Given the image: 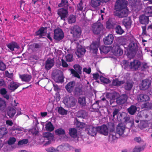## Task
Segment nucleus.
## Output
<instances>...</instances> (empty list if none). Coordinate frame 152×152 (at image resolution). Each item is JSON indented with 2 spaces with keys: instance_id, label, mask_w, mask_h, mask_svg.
<instances>
[{
  "instance_id": "39448f33",
  "label": "nucleus",
  "mask_w": 152,
  "mask_h": 152,
  "mask_svg": "<svg viewBox=\"0 0 152 152\" xmlns=\"http://www.w3.org/2000/svg\"><path fill=\"white\" fill-rule=\"evenodd\" d=\"M151 81L148 79H145L142 80L140 84V88L141 90H145L148 89L151 86Z\"/></svg>"
},
{
  "instance_id": "423d86ee",
  "label": "nucleus",
  "mask_w": 152,
  "mask_h": 152,
  "mask_svg": "<svg viewBox=\"0 0 152 152\" xmlns=\"http://www.w3.org/2000/svg\"><path fill=\"white\" fill-rule=\"evenodd\" d=\"M141 66L140 62L137 60H134L130 62L129 68L133 70L136 71L140 68Z\"/></svg>"
},
{
  "instance_id": "7c9ffc66",
  "label": "nucleus",
  "mask_w": 152,
  "mask_h": 152,
  "mask_svg": "<svg viewBox=\"0 0 152 152\" xmlns=\"http://www.w3.org/2000/svg\"><path fill=\"white\" fill-rule=\"evenodd\" d=\"M0 107L1 113L2 112L4 114L6 113L7 110L6 102L4 100H2L1 98Z\"/></svg>"
},
{
  "instance_id": "a18cd8bd",
  "label": "nucleus",
  "mask_w": 152,
  "mask_h": 152,
  "mask_svg": "<svg viewBox=\"0 0 152 152\" xmlns=\"http://www.w3.org/2000/svg\"><path fill=\"white\" fill-rule=\"evenodd\" d=\"M107 98L110 99H115L116 97V93L115 92H107L106 95Z\"/></svg>"
},
{
  "instance_id": "5fc2aeb1",
  "label": "nucleus",
  "mask_w": 152,
  "mask_h": 152,
  "mask_svg": "<svg viewBox=\"0 0 152 152\" xmlns=\"http://www.w3.org/2000/svg\"><path fill=\"white\" fill-rule=\"evenodd\" d=\"M71 73L72 74L73 76L77 77L78 78H80V76L79 75L80 74L78 72L75 71L73 69H70Z\"/></svg>"
},
{
  "instance_id": "f8f14e48",
  "label": "nucleus",
  "mask_w": 152,
  "mask_h": 152,
  "mask_svg": "<svg viewBox=\"0 0 152 152\" xmlns=\"http://www.w3.org/2000/svg\"><path fill=\"white\" fill-rule=\"evenodd\" d=\"M98 127H94L92 126H90L87 128L88 133L89 135L94 136L98 132Z\"/></svg>"
},
{
  "instance_id": "4468645a",
  "label": "nucleus",
  "mask_w": 152,
  "mask_h": 152,
  "mask_svg": "<svg viewBox=\"0 0 152 152\" xmlns=\"http://www.w3.org/2000/svg\"><path fill=\"white\" fill-rule=\"evenodd\" d=\"M44 137L46 138V139L48 141V144H50L51 142L53 141L54 138V134L50 132H47L44 133L43 134Z\"/></svg>"
},
{
  "instance_id": "dca6fc26",
  "label": "nucleus",
  "mask_w": 152,
  "mask_h": 152,
  "mask_svg": "<svg viewBox=\"0 0 152 152\" xmlns=\"http://www.w3.org/2000/svg\"><path fill=\"white\" fill-rule=\"evenodd\" d=\"M114 39V37L113 34H109L104 38V43L107 45H111L113 43Z\"/></svg>"
},
{
  "instance_id": "e2e57ef3",
  "label": "nucleus",
  "mask_w": 152,
  "mask_h": 152,
  "mask_svg": "<svg viewBox=\"0 0 152 152\" xmlns=\"http://www.w3.org/2000/svg\"><path fill=\"white\" fill-rule=\"evenodd\" d=\"M1 136H3L7 133V129L5 127H1Z\"/></svg>"
},
{
  "instance_id": "0e129e2a",
  "label": "nucleus",
  "mask_w": 152,
  "mask_h": 152,
  "mask_svg": "<svg viewBox=\"0 0 152 152\" xmlns=\"http://www.w3.org/2000/svg\"><path fill=\"white\" fill-rule=\"evenodd\" d=\"M82 91L81 88L79 87H76L75 89V94L80 95Z\"/></svg>"
},
{
  "instance_id": "6ab92c4d",
  "label": "nucleus",
  "mask_w": 152,
  "mask_h": 152,
  "mask_svg": "<svg viewBox=\"0 0 152 152\" xmlns=\"http://www.w3.org/2000/svg\"><path fill=\"white\" fill-rule=\"evenodd\" d=\"M86 51L85 48L82 47V46H80V48H77L75 53L77 56L79 58L83 56Z\"/></svg>"
},
{
  "instance_id": "c85d7f7f",
  "label": "nucleus",
  "mask_w": 152,
  "mask_h": 152,
  "mask_svg": "<svg viewBox=\"0 0 152 152\" xmlns=\"http://www.w3.org/2000/svg\"><path fill=\"white\" fill-rule=\"evenodd\" d=\"M8 48L12 51L14 50L15 48L18 49L20 48L18 44L14 42L9 43L7 45Z\"/></svg>"
},
{
  "instance_id": "412c9836",
  "label": "nucleus",
  "mask_w": 152,
  "mask_h": 152,
  "mask_svg": "<svg viewBox=\"0 0 152 152\" xmlns=\"http://www.w3.org/2000/svg\"><path fill=\"white\" fill-rule=\"evenodd\" d=\"M138 101L140 102L147 101L150 99L149 97L146 94H141L137 96Z\"/></svg>"
},
{
  "instance_id": "f3484780",
  "label": "nucleus",
  "mask_w": 152,
  "mask_h": 152,
  "mask_svg": "<svg viewBox=\"0 0 152 152\" xmlns=\"http://www.w3.org/2000/svg\"><path fill=\"white\" fill-rule=\"evenodd\" d=\"M75 85V82H70L66 85L65 88L68 92L71 93L74 90Z\"/></svg>"
},
{
  "instance_id": "1a4fd4ad",
  "label": "nucleus",
  "mask_w": 152,
  "mask_h": 152,
  "mask_svg": "<svg viewBox=\"0 0 152 152\" xmlns=\"http://www.w3.org/2000/svg\"><path fill=\"white\" fill-rule=\"evenodd\" d=\"M57 14L61 17V19L65 20L68 15V13L67 10L64 8H61L58 10Z\"/></svg>"
},
{
  "instance_id": "0eeeda50",
  "label": "nucleus",
  "mask_w": 152,
  "mask_h": 152,
  "mask_svg": "<svg viewBox=\"0 0 152 152\" xmlns=\"http://www.w3.org/2000/svg\"><path fill=\"white\" fill-rule=\"evenodd\" d=\"M71 33L73 34L75 37H79L81 33L80 28L77 25L74 26L71 28Z\"/></svg>"
},
{
  "instance_id": "393cba45",
  "label": "nucleus",
  "mask_w": 152,
  "mask_h": 152,
  "mask_svg": "<svg viewBox=\"0 0 152 152\" xmlns=\"http://www.w3.org/2000/svg\"><path fill=\"white\" fill-rule=\"evenodd\" d=\"M19 84L18 83L12 81L10 83L8 86L9 89L12 91H14L17 89L19 86Z\"/></svg>"
},
{
  "instance_id": "c9c22d12",
  "label": "nucleus",
  "mask_w": 152,
  "mask_h": 152,
  "mask_svg": "<svg viewBox=\"0 0 152 152\" xmlns=\"http://www.w3.org/2000/svg\"><path fill=\"white\" fill-rule=\"evenodd\" d=\"M101 0H91V5L94 8L99 6L101 4Z\"/></svg>"
},
{
  "instance_id": "de8ad7c7",
  "label": "nucleus",
  "mask_w": 152,
  "mask_h": 152,
  "mask_svg": "<svg viewBox=\"0 0 152 152\" xmlns=\"http://www.w3.org/2000/svg\"><path fill=\"white\" fill-rule=\"evenodd\" d=\"M78 102L82 106L86 105V98L84 97H79L78 99Z\"/></svg>"
},
{
  "instance_id": "2f4dec72",
  "label": "nucleus",
  "mask_w": 152,
  "mask_h": 152,
  "mask_svg": "<svg viewBox=\"0 0 152 152\" xmlns=\"http://www.w3.org/2000/svg\"><path fill=\"white\" fill-rule=\"evenodd\" d=\"M101 54L102 53L106 54L108 53L110 50V48L108 47H106L104 46H102L99 48Z\"/></svg>"
},
{
  "instance_id": "a19ab883",
  "label": "nucleus",
  "mask_w": 152,
  "mask_h": 152,
  "mask_svg": "<svg viewBox=\"0 0 152 152\" xmlns=\"http://www.w3.org/2000/svg\"><path fill=\"white\" fill-rule=\"evenodd\" d=\"M137 107L135 106L134 105H131L128 109V111L129 113L131 115L134 114L136 112Z\"/></svg>"
},
{
  "instance_id": "c756f323",
  "label": "nucleus",
  "mask_w": 152,
  "mask_h": 152,
  "mask_svg": "<svg viewBox=\"0 0 152 152\" xmlns=\"http://www.w3.org/2000/svg\"><path fill=\"white\" fill-rule=\"evenodd\" d=\"M85 5L83 4L82 0H81L77 5V10L78 11H81L82 12L83 11L86 12V7Z\"/></svg>"
},
{
  "instance_id": "f704fd0d",
  "label": "nucleus",
  "mask_w": 152,
  "mask_h": 152,
  "mask_svg": "<svg viewBox=\"0 0 152 152\" xmlns=\"http://www.w3.org/2000/svg\"><path fill=\"white\" fill-rule=\"evenodd\" d=\"M145 14L148 17L152 16V6H148L145 10Z\"/></svg>"
},
{
  "instance_id": "37998d69",
  "label": "nucleus",
  "mask_w": 152,
  "mask_h": 152,
  "mask_svg": "<svg viewBox=\"0 0 152 152\" xmlns=\"http://www.w3.org/2000/svg\"><path fill=\"white\" fill-rule=\"evenodd\" d=\"M7 91L5 88L1 89V94L3 96L4 98L8 100L9 98V95L7 94Z\"/></svg>"
},
{
  "instance_id": "f03ea898",
  "label": "nucleus",
  "mask_w": 152,
  "mask_h": 152,
  "mask_svg": "<svg viewBox=\"0 0 152 152\" xmlns=\"http://www.w3.org/2000/svg\"><path fill=\"white\" fill-rule=\"evenodd\" d=\"M63 102L67 107H71L75 105L76 100L72 96H66L64 98Z\"/></svg>"
},
{
  "instance_id": "ddd939ff",
  "label": "nucleus",
  "mask_w": 152,
  "mask_h": 152,
  "mask_svg": "<svg viewBox=\"0 0 152 152\" xmlns=\"http://www.w3.org/2000/svg\"><path fill=\"white\" fill-rule=\"evenodd\" d=\"M66 147V145H61L58 147L57 148H55L53 147H50L46 149V151L48 152H59V148L62 149V151H66L64 148Z\"/></svg>"
},
{
  "instance_id": "72a5a7b5",
  "label": "nucleus",
  "mask_w": 152,
  "mask_h": 152,
  "mask_svg": "<svg viewBox=\"0 0 152 152\" xmlns=\"http://www.w3.org/2000/svg\"><path fill=\"white\" fill-rule=\"evenodd\" d=\"M69 133L72 137L76 138L77 136V130L75 128H71L69 130Z\"/></svg>"
},
{
  "instance_id": "8fccbe9b",
  "label": "nucleus",
  "mask_w": 152,
  "mask_h": 152,
  "mask_svg": "<svg viewBox=\"0 0 152 152\" xmlns=\"http://www.w3.org/2000/svg\"><path fill=\"white\" fill-rule=\"evenodd\" d=\"M55 133L57 135H62L65 133V132L64 129L62 128H60L56 129L55 130Z\"/></svg>"
},
{
  "instance_id": "9b49d317",
  "label": "nucleus",
  "mask_w": 152,
  "mask_h": 152,
  "mask_svg": "<svg viewBox=\"0 0 152 152\" xmlns=\"http://www.w3.org/2000/svg\"><path fill=\"white\" fill-rule=\"evenodd\" d=\"M98 132L104 135H107L108 134V129L107 126L103 125L100 126H98Z\"/></svg>"
},
{
  "instance_id": "20e7f679",
  "label": "nucleus",
  "mask_w": 152,
  "mask_h": 152,
  "mask_svg": "<svg viewBox=\"0 0 152 152\" xmlns=\"http://www.w3.org/2000/svg\"><path fill=\"white\" fill-rule=\"evenodd\" d=\"M103 29V26L101 23H95L92 26V30L95 34H99Z\"/></svg>"
},
{
  "instance_id": "4d7b16f0",
  "label": "nucleus",
  "mask_w": 152,
  "mask_h": 152,
  "mask_svg": "<svg viewBox=\"0 0 152 152\" xmlns=\"http://www.w3.org/2000/svg\"><path fill=\"white\" fill-rule=\"evenodd\" d=\"M28 142V140L27 139H24L22 140H19L18 143V145L19 146L21 145L24 144H26Z\"/></svg>"
},
{
  "instance_id": "f257e3e1",
  "label": "nucleus",
  "mask_w": 152,
  "mask_h": 152,
  "mask_svg": "<svg viewBox=\"0 0 152 152\" xmlns=\"http://www.w3.org/2000/svg\"><path fill=\"white\" fill-rule=\"evenodd\" d=\"M127 1L126 0H118L115 5L116 10L115 14L119 18H123L128 15V10L124 9L126 7Z\"/></svg>"
},
{
  "instance_id": "680f3d73",
  "label": "nucleus",
  "mask_w": 152,
  "mask_h": 152,
  "mask_svg": "<svg viewBox=\"0 0 152 152\" xmlns=\"http://www.w3.org/2000/svg\"><path fill=\"white\" fill-rule=\"evenodd\" d=\"M115 99H110V104L112 107H115L117 104Z\"/></svg>"
},
{
  "instance_id": "b1692460",
  "label": "nucleus",
  "mask_w": 152,
  "mask_h": 152,
  "mask_svg": "<svg viewBox=\"0 0 152 152\" xmlns=\"http://www.w3.org/2000/svg\"><path fill=\"white\" fill-rule=\"evenodd\" d=\"M127 99L126 95L125 94L123 95L116 99V102L118 104H123L126 101Z\"/></svg>"
},
{
  "instance_id": "4c0bfd02",
  "label": "nucleus",
  "mask_w": 152,
  "mask_h": 152,
  "mask_svg": "<svg viewBox=\"0 0 152 152\" xmlns=\"http://www.w3.org/2000/svg\"><path fill=\"white\" fill-rule=\"evenodd\" d=\"M133 85V83L131 81H127L124 84V88L126 90H131Z\"/></svg>"
},
{
  "instance_id": "6e6552de",
  "label": "nucleus",
  "mask_w": 152,
  "mask_h": 152,
  "mask_svg": "<svg viewBox=\"0 0 152 152\" xmlns=\"http://www.w3.org/2000/svg\"><path fill=\"white\" fill-rule=\"evenodd\" d=\"M64 33L60 28L56 29L54 31V38L56 40H60L64 37Z\"/></svg>"
},
{
  "instance_id": "5701e85b",
  "label": "nucleus",
  "mask_w": 152,
  "mask_h": 152,
  "mask_svg": "<svg viewBox=\"0 0 152 152\" xmlns=\"http://www.w3.org/2000/svg\"><path fill=\"white\" fill-rule=\"evenodd\" d=\"M122 23L126 29H129L130 28L132 24V21L130 18H127L124 19L123 20Z\"/></svg>"
},
{
  "instance_id": "2eb2a0df",
  "label": "nucleus",
  "mask_w": 152,
  "mask_h": 152,
  "mask_svg": "<svg viewBox=\"0 0 152 152\" xmlns=\"http://www.w3.org/2000/svg\"><path fill=\"white\" fill-rule=\"evenodd\" d=\"M54 61L53 59L48 58L46 61L45 64V67L46 69H50L54 65Z\"/></svg>"
},
{
  "instance_id": "79ce46f5",
  "label": "nucleus",
  "mask_w": 152,
  "mask_h": 152,
  "mask_svg": "<svg viewBox=\"0 0 152 152\" xmlns=\"http://www.w3.org/2000/svg\"><path fill=\"white\" fill-rule=\"evenodd\" d=\"M124 83V81H120L118 80V79L117 78H115V79H114L112 82V84L113 85L117 86H120Z\"/></svg>"
},
{
  "instance_id": "13d9d810",
  "label": "nucleus",
  "mask_w": 152,
  "mask_h": 152,
  "mask_svg": "<svg viewBox=\"0 0 152 152\" xmlns=\"http://www.w3.org/2000/svg\"><path fill=\"white\" fill-rule=\"evenodd\" d=\"M124 113H119L117 116L116 117V118L119 121H121L122 119H124V117L125 116Z\"/></svg>"
},
{
  "instance_id": "69168bd1",
  "label": "nucleus",
  "mask_w": 152,
  "mask_h": 152,
  "mask_svg": "<svg viewBox=\"0 0 152 152\" xmlns=\"http://www.w3.org/2000/svg\"><path fill=\"white\" fill-rule=\"evenodd\" d=\"M66 58L67 61H72L73 59V56L71 54H68L66 56Z\"/></svg>"
},
{
  "instance_id": "aec40b11",
  "label": "nucleus",
  "mask_w": 152,
  "mask_h": 152,
  "mask_svg": "<svg viewBox=\"0 0 152 152\" xmlns=\"http://www.w3.org/2000/svg\"><path fill=\"white\" fill-rule=\"evenodd\" d=\"M20 77L22 81H24L28 83H30V82L31 81L32 77L30 75L24 74L20 75Z\"/></svg>"
},
{
  "instance_id": "052dcab7",
  "label": "nucleus",
  "mask_w": 152,
  "mask_h": 152,
  "mask_svg": "<svg viewBox=\"0 0 152 152\" xmlns=\"http://www.w3.org/2000/svg\"><path fill=\"white\" fill-rule=\"evenodd\" d=\"M74 68L77 71V72H78L80 74H81L82 68L79 65H75L74 66Z\"/></svg>"
},
{
  "instance_id": "cd10ccee",
  "label": "nucleus",
  "mask_w": 152,
  "mask_h": 152,
  "mask_svg": "<svg viewBox=\"0 0 152 152\" xmlns=\"http://www.w3.org/2000/svg\"><path fill=\"white\" fill-rule=\"evenodd\" d=\"M114 28L115 33L117 34L121 35L125 32L124 29L119 25H116Z\"/></svg>"
},
{
  "instance_id": "49530a36",
  "label": "nucleus",
  "mask_w": 152,
  "mask_h": 152,
  "mask_svg": "<svg viewBox=\"0 0 152 152\" xmlns=\"http://www.w3.org/2000/svg\"><path fill=\"white\" fill-rule=\"evenodd\" d=\"M142 107L146 110L150 109L152 108V103L151 102H146L142 105Z\"/></svg>"
},
{
  "instance_id": "09e8293b",
  "label": "nucleus",
  "mask_w": 152,
  "mask_h": 152,
  "mask_svg": "<svg viewBox=\"0 0 152 152\" xmlns=\"http://www.w3.org/2000/svg\"><path fill=\"white\" fill-rule=\"evenodd\" d=\"M58 112L60 114L64 115L67 114V111L62 107H60L58 108Z\"/></svg>"
},
{
  "instance_id": "4be33fe9",
  "label": "nucleus",
  "mask_w": 152,
  "mask_h": 152,
  "mask_svg": "<svg viewBox=\"0 0 152 152\" xmlns=\"http://www.w3.org/2000/svg\"><path fill=\"white\" fill-rule=\"evenodd\" d=\"M139 20L140 23L143 24H147L148 23V17L147 15H142L140 16Z\"/></svg>"
},
{
  "instance_id": "c03bdc74",
  "label": "nucleus",
  "mask_w": 152,
  "mask_h": 152,
  "mask_svg": "<svg viewBox=\"0 0 152 152\" xmlns=\"http://www.w3.org/2000/svg\"><path fill=\"white\" fill-rule=\"evenodd\" d=\"M16 113V110L13 107L9 108L7 111L8 115L10 117H12Z\"/></svg>"
},
{
  "instance_id": "3c124183",
  "label": "nucleus",
  "mask_w": 152,
  "mask_h": 152,
  "mask_svg": "<svg viewBox=\"0 0 152 152\" xmlns=\"http://www.w3.org/2000/svg\"><path fill=\"white\" fill-rule=\"evenodd\" d=\"M69 23H74L76 21V18L73 15H70L67 19Z\"/></svg>"
},
{
  "instance_id": "6e6d98bb",
  "label": "nucleus",
  "mask_w": 152,
  "mask_h": 152,
  "mask_svg": "<svg viewBox=\"0 0 152 152\" xmlns=\"http://www.w3.org/2000/svg\"><path fill=\"white\" fill-rule=\"evenodd\" d=\"M148 126V123L145 121H141L139 125V127L141 129L145 128Z\"/></svg>"
},
{
  "instance_id": "ea45409f",
  "label": "nucleus",
  "mask_w": 152,
  "mask_h": 152,
  "mask_svg": "<svg viewBox=\"0 0 152 152\" xmlns=\"http://www.w3.org/2000/svg\"><path fill=\"white\" fill-rule=\"evenodd\" d=\"M115 25L116 24L114 22H113L110 20L107 21L106 23V28L109 29L114 28Z\"/></svg>"
},
{
  "instance_id": "bf43d9fd",
  "label": "nucleus",
  "mask_w": 152,
  "mask_h": 152,
  "mask_svg": "<svg viewBox=\"0 0 152 152\" xmlns=\"http://www.w3.org/2000/svg\"><path fill=\"white\" fill-rule=\"evenodd\" d=\"M16 141L15 138L13 137H10L8 141V143L9 145H11L13 144Z\"/></svg>"
},
{
  "instance_id": "9d476101",
  "label": "nucleus",
  "mask_w": 152,
  "mask_h": 152,
  "mask_svg": "<svg viewBox=\"0 0 152 152\" xmlns=\"http://www.w3.org/2000/svg\"><path fill=\"white\" fill-rule=\"evenodd\" d=\"M125 128V126L123 124L119 123L118 124L116 129V133L119 137L124 134Z\"/></svg>"
},
{
  "instance_id": "a211bd4d",
  "label": "nucleus",
  "mask_w": 152,
  "mask_h": 152,
  "mask_svg": "<svg viewBox=\"0 0 152 152\" xmlns=\"http://www.w3.org/2000/svg\"><path fill=\"white\" fill-rule=\"evenodd\" d=\"M119 136L115 132L111 131L109 135V140L111 142H113L119 137Z\"/></svg>"
},
{
  "instance_id": "a878e982",
  "label": "nucleus",
  "mask_w": 152,
  "mask_h": 152,
  "mask_svg": "<svg viewBox=\"0 0 152 152\" xmlns=\"http://www.w3.org/2000/svg\"><path fill=\"white\" fill-rule=\"evenodd\" d=\"M99 44L96 42H93L90 45V49L91 51H92L93 53H96L99 47Z\"/></svg>"
},
{
  "instance_id": "7ed1b4c3",
  "label": "nucleus",
  "mask_w": 152,
  "mask_h": 152,
  "mask_svg": "<svg viewBox=\"0 0 152 152\" xmlns=\"http://www.w3.org/2000/svg\"><path fill=\"white\" fill-rule=\"evenodd\" d=\"M52 76L53 78L56 83H62L64 81V78L62 72L59 70H56L53 72Z\"/></svg>"
},
{
  "instance_id": "338daca9",
  "label": "nucleus",
  "mask_w": 152,
  "mask_h": 152,
  "mask_svg": "<svg viewBox=\"0 0 152 152\" xmlns=\"http://www.w3.org/2000/svg\"><path fill=\"white\" fill-rule=\"evenodd\" d=\"M92 107L94 111L98 112L99 111V108H100V107H99L98 104H93Z\"/></svg>"
},
{
  "instance_id": "774afa93",
  "label": "nucleus",
  "mask_w": 152,
  "mask_h": 152,
  "mask_svg": "<svg viewBox=\"0 0 152 152\" xmlns=\"http://www.w3.org/2000/svg\"><path fill=\"white\" fill-rule=\"evenodd\" d=\"M68 3V1L67 0H61V3L58 5L59 7H63L65 5H67Z\"/></svg>"
},
{
  "instance_id": "864d4df0",
  "label": "nucleus",
  "mask_w": 152,
  "mask_h": 152,
  "mask_svg": "<svg viewBox=\"0 0 152 152\" xmlns=\"http://www.w3.org/2000/svg\"><path fill=\"white\" fill-rule=\"evenodd\" d=\"M122 67L124 69H127L129 67V64L128 61L126 60H124L122 63Z\"/></svg>"
},
{
  "instance_id": "58836bf2",
  "label": "nucleus",
  "mask_w": 152,
  "mask_h": 152,
  "mask_svg": "<svg viewBox=\"0 0 152 152\" xmlns=\"http://www.w3.org/2000/svg\"><path fill=\"white\" fill-rule=\"evenodd\" d=\"M115 50L114 51V53L117 56H119L123 54V50L119 46H116Z\"/></svg>"
},
{
  "instance_id": "e433bc0d",
  "label": "nucleus",
  "mask_w": 152,
  "mask_h": 152,
  "mask_svg": "<svg viewBox=\"0 0 152 152\" xmlns=\"http://www.w3.org/2000/svg\"><path fill=\"white\" fill-rule=\"evenodd\" d=\"M132 2V6L133 10H135L136 12L138 11L140 9V7L137 5V0H131Z\"/></svg>"
},
{
  "instance_id": "473e14b6",
  "label": "nucleus",
  "mask_w": 152,
  "mask_h": 152,
  "mask_svg": "<svg viewBox=\"0 0 152 152\" xmlns=\"http://www.w3.org/2000/svg\"><path fill=\"white\" fill-rule=\"evenodd\" d=\"M45 126L46 129L48 131L52 132L54 129V127L50 122H47L45 123Z\"/></svg>"
},
{
  "instance_id": "603ef678",
  "label": "nucleus",
  "mask_w": 152,
  "mask_h": 152,
  "mask_svg": "<svg viewBox=\"0 0 152 152\" xmlns=\"http://www.w3.org/2000/svg\"><path fill=\"white\" fill-rule=\"evenodd\" d=\"M100 79L101 82L105 84H108L110 82V80L109 79L103 76H100Z\"/></svg>"
},
{
  "instance_id": "bb28decb",
  "label": "nucleus",
  "mask_w": 152,
  "mask_h": 152,
  "mask_svg": "<svg viewBox=\"0 0 152 152\" xmlns=\"http://www.w3.org/2000/svg\"><path fill=\"white\" fill-rule=\"evenodd\" d=\"M47 28L42 27L39 30L35 32V34L37 36H39L40 37H42V36H45V30Z\"/></svg>"
}]
</instances>
